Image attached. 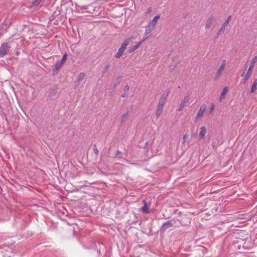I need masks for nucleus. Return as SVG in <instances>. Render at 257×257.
<instances>
[{"mask_svg": "<svg viewBox=\"0 0 257 257\" xmlns=\"http://www.w3.org/2000/svg\"><path fill=\"white\" fill-rule=\"evenodd\" d=\"M130 42V38L125 40L121 44L120 47L119 48L118 52L115 55L116 58H119L123 54L124 51L125 50L126 46L129 44Z\"/></svg>", "mask_w": 257, "mask_h": 257, "instance_id": "f257e3e1", "label": "nucleus"}, {"mask_svg": "<svg viewBox=\"0 0 257 257\" xmlns=\"http://www.w3.org/2000/svg\"><path fill=\"white\" fill-rule=\"evenodd\" d=\"M216 22V18L213 15L208 17L205 22V30H209L213 25Z\"/></svg>", "mask_w": 257, "mask_h": 257, "instance_id": "f03ea898", "label": "nucleus"}, {"mask_svg": "<svg viewBox=\"0 0 257 257\" xmlns=\"http://www.w3.org/2000/svg\"><path fill=\"white\" fill-rule=\"evenodd\" d=\"M231 16H229L226 19V20L224 21V22L222 25L221 28L218 31L217 33V36H220L222 34H223L225 31L226 27L228 25L230 20H231Z\"/></svg>", "mask_w": 257, "mask_h": 257, "instance_id": "7ed1b4c3", "label": "nucleus"}, {"mask_svg": "<svg viewBox=\"0 0 257 257\" xmlns=\"http://www.w3.org/2000/svg\"><path fill=\"white\" fill-rule=\"evenodd\" d=\"M11 47L8 43H3L0 47V57H3L9 51Z\"/></svg>", "mask_w": 257, "mask_h": 257, "instance_id": "20e7f679", "label": "nucleus"}, {"mask_svg": "<svg viewBox=\"0 0 257 257\" xmlns=\"http://www.w3.org/2000/svg\"><path fill=\"white\" fill-rule=\"evenodd\" d=\"M206 109V106L205 104H202L200 106V107L197 112V114L195 117V120H198V119H200L201 118L203 115Z\"/></svg>", "mask_w": 257, "mask_h": 257, "instance_id": "39448f33", "label": "nucleus"}, {"mask_svg": "<svg viewBox=\"0 0 257 257\" xmlns=\"http://www.w3.org/2000/svg\"><path fill=\"white\" fill-rule=\"evenodd\" d=\"M175 220H171L164 222L161 227V230L165 231L167 228L172 227L175 224Z\"/></svg>", "mask_w": 257, "mask_h": 257, "instance_id": "423d86ee", "label": "nucleus"}, {"mask_svg": "<svg viewBox=\"0 0 257 257\" xmlns=\"http://www.w3.org/2000/svg\"><path fill=\"white\" fill-rule=\"evenodd\" d=\"M225 65H226V60H223L221 61V65L217 70V72L216 73L217 77H220V76L221 75L223 71L225 69Z\"/></svg>", "mask_w": 257, "mask_h": 257, "instance_id": "0eeeda50", "label": "nucleus"}, {"mask_svg": "<svg viewBox=\"0 0 257 257\" xmlns=\"http://www.w3.org/2000/svg\"><path fill=\"white\" fill-rule=\"evenodd\" d=\"M207 133L206 128L205 126H201L200 128V132L199 133V137L200 139H203Z\"/></svg>", "mask_w": 257, "mask_h": 257, "instance_id": "6e6552de", "label": "nucleus"}, {"mask_svg": "<svg viewBox=\"0 0 257 257\" xmlns=\"http://www.w3.org/2000/svg\"><path fill=\"white\" fill-rule=\"evenodd\" d=\"M143 203H144V205L141 208V211L144 213H149L150 205L148 204L147 202L145 200L143 201Z\"/></svg>", "mask_w": 257, "mask_h": 257, "instance_id": "1a4fd4ad", "label": "nucleus"}, {"mask_svg": "<svg viewBox=\"0 0 257 257\" xmlns=\"http://www.w3.org/2000/svg\"><path fill=\"white\" fill-rule=\"evenodd\" d=\"M159 18H160L159 16H155L153 18V19L152 20V21L149 24V25H151V26H152L154 28L155 26L157 23Z\"/></svg>", "mask_w": 257, "mask_h": 257, "instance_id": "9d476101", "label": "nucleus"}, {"mask_svg": "<svg viewBox=\"0 0 257 257\" xmlns=\"http://www.w3.org/2000/svg\"><path fill=\"white\" fill-rule=\"evenodd\" d=\"M227 87H225L222 90V92L221 93V94H220V97H219V101H221L224 98V97H225V95H226L227 92Z\"/></svg>", "mask_w": 257, "mask_h": 257, "instance_id": "9b49d317", "label": "nucleus"}, {"mask_svg": "<svg viewBox=\"0 0 257 257\" xmlns=\"http://www.w3.org/2000/svg\"><path fill=\"white\" fill-rule=\"evenodd\" d=\"M252 69H253L252 68H251L250 67H249V68L247 70V72L244 77V81H247L249 79V78H250L251 73H252Z\"/></svg>", "mask_w": 257, "mask_h": 257, "instance_id": "f8f14e48", "label": "nucleus"}, {"mask_svg": "<svg viewBox=\"0 0 257 257\" xmlns=\"http://www.w3.org/2000/svg\"><path fill=\"white\" fill-rule=\"evenodd\" d=\"M146 39L143 40L142 41L139 42L138 44L134 46L130 50V52L132 53L135 51L136 49H137Z\"/></svg>", "mask_w": 257, "mask_h": 257, "instance_id": "ddd939ff", "label": "nucleus"}, {"mask_svg": "<svg viewBox=\"0 0 257 257\" xmlns=\"http://www.w3.org/2000/svg\"><path fill=\"white\" fill-rule=\"evenodd\" d=\"M256 90H257V79L253 81L250 92L251 93H253Z\"/></svg>", "mask_w": 257, "mask_h": 257, "instance_id": "4468645a", "label": "nucleus"}, {"mask_svg": "<svg viewBox=\"0 0 257 257\" xmlns=\"http://www.w3.org/2000/svg\"><path fill=\"white\" fill-rule=\"evenodd\" d=\"M189 101V96H186L184 99L182 100L181 105L182 106H184L185 107L187 104L188 103Z\"/></svg>", "mask_w": 257, "mask_h": 257, "instance_id": "2eb2a0df", "label": "nucleus"}, {"mask_svg": "<svg viewBox=\"0 0 257 257\" xmlns=\"http://www.w3.org/2000/svg\"><path fill=\"white\" fill-rule=\"evenodd\" d=\"M170 92V91L169 89L165 90L162 94L161 96L160 97L167 100V97H168Z\"/></svg>", "mask_w": 257, "mask_h": 257, "instance_id": "dca6fc26", "label": "nucleus"}, {"mask_svg": "<svg viewBox=\"0 0 257 257\" xmlns=\"http://www.w3.org/2000/svg\"><path fill=\"white\" fill-rule=\"evenodd\" d=\"M63 65V64L62 63H61L60 61H58L55 64L54 69L56 71H59Z\"/></svg>", "mask_w": 257, "mask_h": 257, "instance_id": "f3484780", "label": "nucleus"}, {"mask_svg": "<svg viewBox=\"0 0 257 257\" xmlns=\"http://www.w3.org/2000/svg\"><path fill=\"white\" fill-rule=\"evenodd\" d=\"M128 118V111H127L124 114H123L120 118L121 122H123L127 120Z\"/></svg>", "mask_w": 257, "mask_h": 257, "instance_id": "a211bd4d", "label": "nucleus"}, {"mask_svg": "<svg viewBox=\"0 0 257 257\" xmlns=\"http://www.w3.org/2000/svg\"><path fill=\"white\" fill-rule=\"evenodd\" d=\"M154 28L151 26V25H148L146 27L145 34H148L150 33L153 30Z\"/></svg>", "mask_w": 257, "mask_h": 257, "instance_id": "6ab92c4d", "label": "nucleus"}, {"mask_svg": "<svg viewBox=\"0 0 257 257\" xmlns=\"http://www.w3.org/2000/svg\"><path fill=\"white\" fill-rule=\"evenodd\" d=\"M85 77V74L84 73H80L78 75L77 81L79 83L81 81H82Z\"/></svg>", "mask_w": 257, "mask_h": 257, "instance_id": "aec40b11", "label": "nucleus"}, {"mask_svg": "<svg viewBox=\"0 0 257 257\" xmlns=\"http://www.w3.org/2000/svg\"><path fill=\"white\" fill-rule=\"evenodd\" d=\"M183 144L184 145H188L189 144V141L188 136L186 134L183 136Z\"/></svg>", "mask_w": 257, "mask_h": 257, "instance_id": "412c9836", "label": "nucleus"}, {"mask_svg": "<svg viewBox=\"0 0 257 257\" xmlns=\"http://www.w3.org/2000/svg\"><path fill=\"white\" fill-rule=\"evenodd\" d=\"M257 62V56H255L253 59L251 60L249 67L253 68L255 64Z\"/></svg>", "mask_w": 257, "mask_h": 257, "instance_id": "4be33fe9", "label": "nucleus"}, {"mask_svg": "<svg viewBox=\"0 0 257 257\" xmlns=\"http://www.w3.org/2000/svg\"><path fill=\"white\" fill-rule=\"evenodd\" d=\"M67 54H65L63 55L61 60L60 61L61 63H62L63 64H64V63L65 62V61H66V60L67 59Z\"/></svg>", "mask_w": 257, "mask_h": 257, "instance_id": "5701e85b", "label": "nucleus"}, {"mask_svg": "<svg viewBox=\"0 0 257 257\" xmlns=\"http://www.w3.org/2000/svg\"><path fill=\"white\" fill-rule=\"evenodd\" d=\"M41 1V0H33L32 5L33 6H37L40 3Z\"/></svg>", "mask_w": 257, "mask_h": 257, "instance_id": "b1692460", "label": "nucleus"}, {"mask_svg": "<svg viewBox=\"0 0 257 257\" xmlns=\"http://www.w3.org/2000/svg\"><path fill=\"white\" fill-rule=\"evenodd\" d=\"M167 100L164 99V98H162L160 97V99H159V104H162V105H164V104L165 103V102H166Z\"/></svg>", "mask_w": 257, "mask_h": 257, "instance_id": "393cba45", "label": "nucleus"}, {"mask_svg": "<svg viewBox=\"0 0 257 257\" xmlns=\"http://www.w3.org/2000/svg\"><path fill=\"white\" fill-rule=\"evenodd\" d=\"M162 110H157H157H156V115H157V117H159L160 116V115L162 113Z\"/></svg>", "mask_w": 257, "mask_h": 257, "instance_id": "a878e982", "label": "nucleus"}, {"mask_svg": "<svg viewBox=\"0 0 257 257\" xmlns=\"http://www.w3.org/2000/svg\"><path fill=\"white\" fill-rule=\"evenodd\" d=\"M88 8V6H81L80 9V12L81 11L86 10Z\"/></svg>", "mask_w": 257, "mask_h": 257, "instance_id": "bb28decb", "label": "nucleus"}, {"mask_svg": "<svg viewBox=\"0 0 257 257\" xmlns=\"http://www.w3.org/2000/svg\"><path fill=\"white\" fill-rule=\"evenodd\" d=\"M164 105H162L160 104H158V107H157V110H160L162 111Z\"/></svg>", "mask_w": 257, "mask_h": 257, "instance_id": "cd10ccee", "label": "nucleus"}, {"mask_svg": "<svg viewBox=\"0 0 257 257\" xmlns=\"http://www.w3.org/2000/svg\"><path fill=\"white\" fill-rule=\"evenodd\" d=\"M75 6L76 11L78 12H80V9L81 6H78L77 4H75Z\"/></svg>", "mask_w": 257, "mask_h": 257, "instance_id": "c85d7f7f", "label": "nucleus"}, {"mask_svg": "<svg viewBox=\"0 0 257 257\" xmlns=\"http://www.w3.org/2000/svg\"><path fill=\"white\" fill-rule=\"evenodd\" d=\"M130 89V87L128 86V85H126L125 87H124V91L125 92H128V90Z\"/></svg>", "mask_w": 257, "mask_h": 257, "instance_id": "c756f323", "label": "nucleus"}, {"mask_svg": "<svg viewBox=\"0 0 257 257\" xmlns=\"http://www.w3.org/2000/svg\"><path fill=\"white\" fill-rule=\"evenodd\" d=\"M184 107H185L184 106H182V105H181L180 104V106H179V107L178 108V111H182V110H183Z\"/></svg>", "mask_w": 257, "mask_h": 257, "instance_id": "7c9ffc66", "label": "nucleus"}, {"mask_svg": "<svg viewBox=\"0 0 257 257\" xmlns=\"http://www.w3.org/2000/svg\"><path fill=\"white\" fill-rule=\"evenodd\" d=\"M109 67H110L109 65H107L105 66L104 72H106L107 71V70L109 69Z\"/></svg>", "mask_w": 257, "mask_h": 257, "instance_id": "2f4dec72", "label": "nucleus"}, {"mask_svg": "<svg viewBox=\"0 0 257 257\" xmlns=\"http://www.w3.org/2000/svg\"><path fill=\"white\" fill-rule=\"evenodd\" d=\"M214 106L213 104H212L211 107V108H210V111L212 112L214 110Z\"/></svg>", "mask_w": 257, "mask_h": 257, "instance_id": "473e14b6", "label": "nucleus"}, {"mask_svg": "<svg viewBox=\"0 0 257 257\" xmlns=\"http://www.w3.org/2000/svg\"><path fill=\"white\" fill-rule=\"evenodd\" d=\"M94 153H95L96 154H98V150H97V149L96 148H95V149H94Z\"/></svg>", "mask_w": 257, "mask_h": 257, "instance_id": "72a5a7b5", "label": "nucleus"}, {"mask_svg": "<svg viewBox=\"0 0 257 257\" xmlns=\"http://www.w3.org/2000/svg\"><path fill=\"white\" fill-rule=\"evenodd\" d=\"M125 96H126V94H125V93H122V94H121V96H122V97H124Z\"/></svg>", "mask_w": 257, "mask_h": 257, "instance_id": "f704fd0d", "label": "nucleus"}, {"mask_svg": "<svg viewBox=\"0 0 257 257\" xmlns=\"http://www.w3.org/2000/svg\"><path fill=\"white\" fill-rule=\"evenodd\" d=\"M120 152L119 151H117V154H119Z\"/></svg>", "mask_w": 257, "mask_h": 257, "instance_id": "c9c22d12", "label": "nucleus"}]
</instances>
